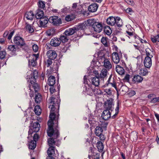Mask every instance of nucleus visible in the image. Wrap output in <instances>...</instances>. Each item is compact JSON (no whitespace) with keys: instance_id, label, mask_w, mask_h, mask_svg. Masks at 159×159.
<instances>
[{"instance_id":"nucleus-1","label":"nucleus","mask_w":159,"mask_h":159,"mask_svg":"<svg viewBox=\"0 0 159 159\" xmlns=\"http://www.w3.org/2000/svg\"><path fill=\"white\" fill-rule=\"evenodd\" d=\"M60 88L58 92L55 90L54 87H50V145L58 146L60 141L57 139L59 135L58 129L59 110L60 100L59 99ZM55 148L50 146V153H55Z\"/></svg>"},{"instance_id":"nucleus-2","label":"nucleus","mask_w":159,"mask_h":159,"mask_svg":"<svg viewBox=\"0 0 159 159\" xmlns=\"http://www.w3.org/2000/svg\"><path fill=\"white\" fill-rule=\"evenodd\" d=\"M38 73L36 70H34L31 75V76L30 78V84L27 87L29 89V90H30L29 94L31 98L33 97L34 95V93L32 89L36 92L39 90V84L36 83V80L38 77Z\"/></svg>"},{"instance_id":"nucleus-3","label":"nucleus","mask_w":159,"mask_h":159,"mask_svg":"<svg viewBox=\"0 0 159 159\" xmlns=\"http://www.w3.org/2000/svg\"><path fill=\"white\" fill-rule=\"evenodd\" d=\"M40 125L39 122L36 120V121H33L30 123V125L29 126V130L28 132V136L27 138L29 139L30 138L32 137V134L34 133H37L40 129Z\"/></svg>"},{"instance_id":"nucleus-4","label":"nucleus","mask_w":159,"mask_h":159,"mask_svg":"<svg viewBox=\"0 0 159 159\" xmlns=\"http://www.w3.org/2000/svg\"><path fill=\"white\" fill-rule=\"evenodd\" d=\"M13 42L17 46H19L24 51H26L28 49V47L26 44L24 39L19 36H15Z\"/></svg>"},{"instance_id":"nucleus-5","label":"nucleus","mask_w":159,"mask_h":159,"mask_svg":"<svg viewBox=\"0 0 159 159\" xmlns=\"http://www.w3.org/2000/svg\"><path fill=\"white\" fill-rule=\"evenodd\" d=\"M85 27V25L84 23H82L80 24L78 27V28L76 29L75 28H69L66 30L64 34L65 35L69 36L73 34L75 32L78 30H80V31H83V29Z\"/></svg>"},{"instance_id":"nucleus-6","label":"nucleus","mask_w":159,"mask_h":159,"mask_svg":"<svg viewBox=\"0 0 159 159\" xmlns=\"http://www.w3.org/2000/svg\"><path fill=\"white\" fill-rule=\"evenodd\" d=\"M96 89L95 87L92 85L88 84V85L85 86L84 88L83 93L85 95L93 96L95 93H96Z\"/></svg>"},{"instance_id":"nucleus-7","label":"nucleus","mask_w":159,"mask_h":159,"mask_svg":"<svg viewBox=\"0 0 159 159\" xmlns=\"http://www.w3.org/2000/svg\"><path fill=\"white\" fill-rule=\"evenodd\" d=\"M39 56V54H33L31 57L30 59L29 60V65L30 66H35L37 64V60Z\"/></svg>"},{"instance_id":"nucleus-8","label":"nucleus","mask_w":159,"mask_h":159,"mask_svg":"<svg viewBox=\"0 0 159 159\" xmlns=\"http://www.w3.org/2000/svg\"><path fill=\"white\" fill-rule=\"evenodd\" d=\"M92 30L97 33L100 32L102 29V25L98 22H95L92 25Z\"/></svg>"},{"instance_id":"nucleus-9","label":"nucleus","mask_w":159,"mask_h":159,"mask_svg":"<svg viewBox=\"0 0 159 159\" xmlns=\"http://www.w3.org/2000/svg\"><path fill=\"white\" fill-rule=\"evenodd\" d=\"M39 22V26L40 27H45L46 25L48 23L49 19L48 17L44 16L40 19Z\"/></svg>"},{"instance_id":"nucleus-10","label":"nucleus","mask_w":159,"mask_h":159,"mask_svg":"<svg viewBox=\"0 0 159 159\" xmlns=\"http://www.w3.org/2000/svg\"><path fill=\"white\" fill-rule=\"evenodd\" d=\"M44 58V67H49L50 66V50L47 51Z\"/></svg>"},{"instance_id":"nucleus-11","label":"nucleus","mask_w":159,"mask_h":159,"mask_svg":"<svg viewBox=\"0 0 159 159\" xmlns=\"http://www.w3.org/2000/svg\"><path fill=\"white\" fill-rule=\"evenodd\" d=\"M111 110L106 109L103 112L102 117L104 120H107L110 118L111 116Z\"/></svg>"},{"instance_id":"nucleus-12","label":"nucleus","mask_w":159,"mask_h":159,"mask_svg":"<svg viewBox=\"0 0 159 159\" xmlns=\"http://www.w3.org/2000/svg\"><path fill=\"white\" fill-rule=\"evenodd\" d=\"M151 57H145L144 61V64L146 68H149L152 66V62Z\"/></svg>"},{"instance_id":"nucleus-13","label":"nucleus","mask_w":159,"mask_h":159,"mask_svg":"<svg viewBox=\"0 0 159 159\" xmlns=\"http://www.w3.org/2000/svg\"><path fill=\"white\" fill-rule=\"evenodd\" d=\"M102 59L103 60V66L108 70H110L112 68V65L110 61L104 57H102Z\"/></svg>"},{"instance_id":"nucleus-14","label":"nucleus","mask_w":159,"mask_h":159,"mask_svg":"<svg viewBox=\"0 0 159 159\" xmlns=\"http://www.w3.org/2000/svg\"><path fill=\"white\" fill-rule=\"evenodd\" d=\"M143 80V78L138 75H134L132 78V81L134 84H137L141 83Z\"/></svg>"},{"instance_id":"nucleus-15","label":"nucleus","mask_w":159,"mask_h":159,"mask_svg":"<svg viewBox=\"0 0 159 159\" xmlns=\"http://www.w3.org/2000/svg\"><path fill=\"white\" fill-rule=\"evenodd\" d=\"M51 17L52 23L54 25H57L61 24V19L57 16H53Z\"/></svg>"},{"instance_id":"nucleus-16","label":"nucleus","mask_w":159,"mask_h":159,"mask_svg":"<svg viewBox=\"0 0 159 159\" xmlns=\"http://www.w3.org/2000/svg\"><path fill=\"white\" fill-rule=\"evenodd\" d=\"M112 60L115 64L118 63L120 61V58L119 55L117 52H113L112 54Z\"/></svg>"},{"instance_id":"nucleus-17","label":"nucleus","mask_w":159,"mask_h":159,"mask_svg":"<svg viewBox=\"0 0 159 159\" xmlns=\"http://www.w3.org/2000/svg\"><path fill=\"white\" fill-rule=\"evenodd\" d=\"M31 138H30L29 139H28L29 148L31 150H34L36 146V142L35 140H33Z\"/></svg>"},{"instance_id":"nucleus-18","label":"nucleus","mask_w":159,"mask_h":159,"mask_svg":"<svg viewBox=\"0 0 159 159\" xmlns=\"http://www.w3.org/2000/svg\"><path fill=\"white\" fill-rule=\"evenodd\" d=\"M61 43V40H59V38H54L50 41V45L54 47H57Z\"/></svg>"},{"instance_id":"nucleus-19","label":"nucleus","mask_w":159,"mask_h":159,"mask_svg":"<svg viewBox=\"0 0 159 159\" xmlns=\"http://www.w3.org/2000/svg\"><path fill=\"white\" fill-rule=\"evenodd\" d=\"M107 23L111 26H113L116 24V18L112 16H110L106 20Z\"/></svg>"},{"instance_id":"nucleus-20","label":"nucleus","mask_w":159,"mask_h":159,"mask_svg":"<svg viewBox=\"0 0 159 159\" xmlns=\"http://www.w3.org/2000/svg\"><path fill=\"white\" fill-rule=\"evenodd\" d=\"M8 49L9 51H11V53L12 55L15 54L16 51L19 49L18 47L15 45H10L9 46Z\"/></svg>"},{"instance_id":"nucleus-21","label":"nucleus","mask_w":159,"mask_h":159,"mask_svg":"<svg viewBox=\"0 0 159 159\" xmlns=\"http://www.w3.org/2000/svg\"><path fill=\"white\" fill-rule=\"evenodd\" d=\"M34 91H35L34 90ZM38 91L36 92H35V93H37L35 94V97L34 99L35 102L38 104H39L42 101V95L39 93H38Z\"/></svg>"},{"instance_id":"nucleus-22","label":"nucleus","mask_w":159,"mask_h":159,"mask_svg":"<svg viewBox=\"0 0 159 159\" xmlns=\"http://www.w3.org/2000/svg\"><path fill=\"white\" fill-rule=\"evenodd\" d=\"M98 6L97 4L93 3L91 4L88 7V10L89 11L91 12H95L97 11Z\"/></svg>"},{"instance_id":"nucleus-23","label":"nucleus","mask_w":159,"mask_h":159,"mask_svg":"<svg viewBox=\"0 0 159 159\" xmlns=\"http://www.w3.org/2000/svg\"><path fill=\"white\" fill-rule=\"evenodd\" d=\"M43 15L44 13L43 11L40 9H38L36 11L35 17L37 19H39L44 17Z\"/></svg>"},{"instance_id":"nucleus-24","label":"nucleus","mask_w":159,"mask_h":159,"mask_svg":"<svg viewBox=\"0 0 159 159\" xmlns=\"http://www.w3.org/2000/svg\"><path fill=\"white\" fill-rule=\"evenodd\" d=\"M92 84L95 86L98 87L99 84V78L97 76H95L91 80Z\"/></svg>"},{"instance_id":"nucleus-25","label":"nucleus","mask_w":159,"mask_h":159,"mask_svg":"<svg viewBox=\"0 0 159 159\" xmlns=\"http://www.w3.org/2000/svg\"><path fill=\"white\" fill-rule=\"evenodd\" d=\"M116 72L120 75L124 74L125 71L124 68L119 65H117L116 66Z\"/></svg>"},{"instance_id":"nucleus-26","label":"nucleus","mask_w":159,"mask_h":159,"mask_svg":"<svg viewBox=\"0 0 159 159\" xmlns=\"http://www.w3.org/2000/svg\"><path fill=\"white\" fill-rule=\"evenodd\" d=\"M25 16L27 20H32L34 18V15L33 11H30L26 12L25 14Z\"/></svg>"},{"instance_id":"nucleus-27","label":"nucleus","mask_w":159,"mask_h":159,"mask_svg":"<svg viewBox=\"0 0 159 159\" xmlns=\"http://www.w3.org/2000/svg\"><path fill=\"white\" fill-rule=\"evenodd\" d=\"M113 105V101H112L107 100L105 102V107L106 109L111 110Z\"/></svg>"},{"instance_id":"nucleus-28","label":"nucleus","mask_w":159,"mask_h":159,"mask_svg":"<svg viewBox=\"0 0 159 159\" xmlns=\"http://www.w3.org/2000/svg\"><path fill=\"white\" fill-rule=\"evenodd\" d=\"M34 111L37 115H40L42 112V109L40 106L38 105L36 106L34 109Z\"/></svg>"},{"instance_id":"nucleus-29","label":"nucleus","mask_w":159,"mask_h":159,"mask_svg":"<svg viewBox=\"0 0 159 159\" xmlns=\"http://www.w3.org/2000/svg\"><path fill=\"white\" fill-rule=\"evenodd\" d=\"M102 127L100 126H97L95 129V133L96 135L99 136L101 134H102Z\"/></svg>"},{"instance_id":"nucleus-30","label":"nucleus","mask_w":159,"mask_h":159,"mask_svg":"<svg viewBox=\"0 0 159 159\" xmlns=\"http://www.w3.org/2000/svg\"><path fill=\"white\" fill-rule=\"evenodd\" d=\"M67 36L66 35H65L64 33L63 34L61 35L60 38H59V40H61V41L62 43H65L67 42L68 40Z\"/></svg>"},{"instance_id":"nucleus-31","label":"nucleus","mask_w":159,"mask_h":159,"mask_svg":"<svg viewBox=\"0 0 159 159\" xmlns=\"http://www.w3.org/2000/svg\"><path fill=\"white\" fill-rule=\"evenodd\" d=\"M123 24L122 20L120 17H116V24L118 27H121Z\"/></svg>"},{"instance_id":"nucleus-32","label":"nucleus","mask_w":159,"mask_h":159,"mask_svg":"<svg viewBox=\"0 0 159 159\" xmlns=\"http://www.w3.org/2000/svg\"><path fill=\"white\" fill-rule=\"evenodd\" d=\"M26 29L30 33H31L34 32V29L31 25L26 23Z\"/></svg>"},{"instance_id":"nucleus-33","label":"nucleus","mask_w":159,"mask_h":159,"mask_svg":"<svg viewBox=\"0 0 159 159\" xmlns=\"http://www.w3.org/2000/svg\"><path fill=\"white\" fill-rule=\"evenodd\" d=\"M97 147L99 152H102L103 150L104 147L102 143L100 141L98 142Z\"/></svg>"},{"instance_id":"nucleus-34","label":"nucleus","mask_w":159,"mask_h":159,"mask_svg":"<svg viewBox=\"0 0 159 159\" xmlns=\"http://www.w3.org/2000/svg\"><path fill=\"white\" fill-rule=\"evenodd\" d=\"M107 71L105 69H103L102 70L100 74L101 78H105L107 75Z\"/></svg>"},{"instance_id":"nucleus-35","label":"nucleus","mask_w":159,"mask_h":159,"mask_svg":"<svg viewBox=\"0 0 159 159\" xmlns=\"http://www.w3.org/2000/svg\"><path fill=\"white\" fill-rule=\"evenodd\" d=\"M57 54L56 52L54 50H50V59L54 60L56 58Z\"/></svg>"},{"instance_id":"nucleus-36","label":"nucleus","mask_w":159,"mask_h":159,"mask_svg":"<svg viewBox=\"0 0 159 159\" xmlns=\"http://www.w3.org/2000/svg\"><path fill=\"white\" fill-rule=\"evenodd\" d=\"M105 32L108 35H109L112 33V30L111 28L108 26H106L104 28Z\"/></svg>"},{"instance_id":"nucleus-37","label":"nucleus","mask_w":159,"mask_h":159,"mask_svg":"<svg viewBox=\"0 0 159 159\" xmlns=\"http://www.w3.org/2000/svg\"><path fill=\"white\" fill-rule=\"evenodd\" d=\"M148 71L146 68L141 69L140 70L139 74L143 76L146 75L148 74Z\"/></svg>"},{"instance_id":"nucleus-38","label":"nucleus","mask_w":159,"mask_h":159,"mask_svg":"<svg viewBox=\"0 0 159 159\" xmlns=\"http://www.w3.org/2000/svg\"><path fill=\"white\" fill-rule=\"evenodd\" d=\"M146 55L147 56V57H151V58L153 56L152 54V51L150 48H146Z\"/></svg>"},{"instance_id":"nucleus-39","label":"nucleus","mask_w":159,"mask_h":159,"mask_svg":"<svg viewBox=\"0 0 159 159\" xmlns=\"http://www.w3.org/2000/svg\"><path fill=\"white\" fill-rule=\"evenodd\" d=\"M119 102H117V106L115 109V113L111 116L112 118H115L116 116L117 115L119 112Z\"/></svg>"},{"instance_id":"nucleus-40","label":"nucleus","mask_w":159,"mask_h":159,"mask_svg":"<svg viewBox=\"0 0 159 159\" xmlns=\"http://www.w3.org/2000/svg\"><path fill=\"white\" fill-rule=\"evenodd\" d=\"M49 86V85H48V83H47L46 85L45 86L44 88L43 89V91L44 93H46L47 94V99H48V100H50V98H48V86Z\"/></svg>"},{"instance_id":"nucleus-41","label":"nucleus","mask_w":159,"mask_h":159,"mask_svg":"<svg viewBox=\"0 0 159 159\" xmlns=\"http://www.w3.org/2000/svg\"><path fill=\"white\" fill-rule=\"evenodd\" d=\"M48 144L49 146L48 148L47 151V153L48 156L47 157L46 159H50V138H48Z\"/></svg>"},{"instance_id":"nucleus-42","label":"nucleus","mask_w":159,"mask_h":159,"mask_svg":"<svg viewBox=\"0 0 159 159\" xmlns=\"http://www.w3.org/2000/svg\"><path fill=\"white\" fill-rule=\"evenodd\" d=\"M101 42L105 47L108 46L107 39L106 37H102L101 40Z\"/></svg>"},{"instance_id":"nucleus-43","label":"nucleus","mask_w":159,"mask_h":159,"mask_svg":"<svg viewBox=\"0 0 159 159\" xmlns=\"http://www.w3.org/2000/svg\"><path fill=\"white\" fill-rule=\"evenodd\" d=\"M55 77L53 76L50 75V87L53 85L55 83Z\"/></svg>"},{"instance_id":"nucleus-44","label":"nucleus","mask_w":159,"mask_h":159,"mask_svg":"<svg viewBox=\"0 0 159 159\" xmlns=\"http://www.w3.org/2000/svg\"><path fill=\"white\" fill-rule=\"evenodd\" d=\"M38 7L39 8H40L41 9L42 8L44 9V8L45 7V3L44 2L42 1H39L38 2Z\"/></svg>"},{"instance_id":"nucleus-45","label":"nucleus","mask_w":159,"mask_h":159,"mask_svg":"<svg viewBox=\"0 0 159 159\" xmlns=\"http://www.w3.org/2000/svg\"><path fill=\"white\" fill-rule=\"evenodd\" d=\"M6 54V52L5 51H0V59H3L4 58Z\"/></svg>"},{"instance_id":"nucleus-46","label":"nucleus","mask_w":159,"mask_h":159,"mask_svg":"<svg viewBox=\"0 0 159 159\" xmlns=\"http://www.w3.org/2000/svg\"><path fill=\"white\" fill-rule=\"evenodd\" d=\"M46 72L47 73L45 75V78L47 77L48 78V84L49 85H50V71L49 70L47 69Z\"/></svg>"},{"instance_id":"nucleus-47","label":"nucleus","mask_w":159,"mask_h":159,"mask_svg":"<svg viewBox=\"0 0 159 159\" xmlns=\"http://www.w3.org/2000/svg\"><path fill=\"white\" fill-rule=\"evenodd\" d=\"M49 119L47 123L48 127L47 130V132L48 135V137H50V115L49 116Z\"/></svg>"},{"instance_id":"nucleus-48","label":"nucleus","mask_w":159,"mask_h":159,"mask_svg":"<svg viewBox=\"0 0 159 159\" xmlns=\"http://www.w3.org/2000/svg\"><path fill=\"white\" fill-rule=\"evenodd\" d=\"M125 11L127 13L129 14L130 15H132L134 12L132 9L129 7L127 8L125 10Z\"/></svg>"},{"instance_id":"nucleus-49","label":"nucleus","mask_w":159,"mask_h":159,"mask_svg":"<svg viewBox=\"0 0 159 159\" xmlns=\"http://www.w3.org/2000/svg\"><path fill=\"white\" fill-rule=\"evenodd\" d=\"M32 48L33 51L34 52H37L38 50V46L36 44H34L32 46Z\"/></svg>"},{"instance_id":"nucleus-50","label":"nucleus","mask_w":159,"mask_h":159,"mask_svg":"<svg viewBox=\"0 0 159 159\" xmlns=\"http://www.w3.org/2000/svg\"><path fill=\"white\" fill-rule=\"evenodd\" d=\"M39 138V135L37 133H35L34 134L33 138H32L33 139V140H35L36 142L38 141Z\"/></svg>"},{"instance_id":"nucleus-51","label":"nucleus","mask_w":159,"mask_h":159,"mask_svg":"<svg viewBox=\"0 0 159 159\" xmlns=\"http://www.w3.org/2000/svg\"><path fill=\"white\" fill-rule=\"evenodd\" d=\"M126 2L129 4L131 6L134 5V3L133 0H125Z\"/></svg>"},{"instance_id":"nucleus-52","label":"nucleus","mask_w":159,"mask_h":159,"mask_svg":"<svg viewBox=\"0 0 159 159\" xmlns=\"http://www.w3.org/2000/svg\"><path fill=\"white\" fill-rule=\"evenodd\" d=\"M104 91L108 95H110L111 94V90L110 89H104Z\"/></svg>"},{"instance_id":"nucleus-53","label":"nucleus","mask_w":159,"mask_h":159,"mask_svg":"<svg viewBox=\"0 0 159 159\" xmlns=\"http://www.w3.org/2000/svg\"><path fill=\"white\" fill-rule=\"evenodd\" d=\"M89 81V80H88V79H87V76H86V75L84 76V83L85 84H86L87 85L88 84V83Z\"/></svg>"},{"instance_id":"nucleus-54","label":"nucleus","mask_w":159,"mask_h":159,"mask_svg":"<svg viewBox=\"0 0 159 159\" xmlns=\"http://www.w3.org/2000/svg\"><path fill=\"white\" fill-rule=\"evenodd\" d=\"M159 101V97H157L153 98L151 100L152 103H155Z\"/></svg>"},{"instance_id":"nucleus-55","label":"nucleus","mask_w":159,"mask_h":159,"mask_svg":"<svg viewBox=\"0 0 159 159\" xmlns=\"http://www.w3.org/2000/svg\"><path fill=\"white\" fill-rule=\"evenodd\" d=\"M89 122L92 126H94L96 123V122L95 121L90 120H89Z\"/></svg>"},{"instance_id":"nucleus-56","label":"nucleus","mask_w":159,"mask_h":159,"mask_svg":"<svg viewBox=\"0 0 159 159\" xmlns=\"http://www.w3.org/2000/svg\"><path fill=\"white\" fill-rule=\"evenodd\" d=\"M72 18L70 15L66 16L65 17V20L67 21H69L71 20Z\"/></svg>"},{"instance_id":"nucleus-57","label":"nucleus","mask_w":159,"mask_h":159,"mask_svg":"<svg viewBox=\"0 0 159 159\" xmlns=\"http://www.w3.org/2000/svg\"><path fill=\"white\" fill-rule=\"evenodd\" d=\"M129 78L130 75L129 74H126L124 77V80L128 82L129 81Z\"/></svg>"},{"instance_id":"nucleus-58","label":"nucleus","mask_w":159,"mask_h":159,"mask_svg":"<svg viewBox=\"0 0 159 159\" xmlns=\"http://www.w3.org/2000/svg\"><path fill=\"white\" fill-rule=\"evenodd\" d=\"M69 8L66 7L65 8L61 9V11L63 13H66L68 11Z\"/></svg>"},{"instance_id":"nucleus-59","label":"nucleus","mask_w":159,"mask_h":159,"mask_svg":"<svg viewBox=\"0 0 159 159\" xmlns=\"http://www.w3.org/2000/svg\"><path fill=\"white\" fill-rule=\"evenodd\" d=\"M14 33V31H12L10 33L7 37V39H8L10 40L11 39V37L12 35H13Z\"/></svg>"},{"instance_id":"nucleus-60","label":"nucleus","mask_w":159,"mask_h":159,"mask_svg":"<svg viewBox=\"0 0 159 159\" xmlns=\"http://www.w3.org/2000/svg\"><path fill=\"white\" fill-rule=\"evenodd\" d=\"M154 115L157 120V122L159 123V114L156 112H154Z\"/></svg>"},{"instance_id":"nucleus-61","label":"nucleus","mask_w":159,"mask_h":159,"mask_svg":"<svg viewBox=\"0 0 159 159\" xmlns=\"http://www.w3.org/2000/svg\"><path fill=\"white\" fill-rule=\"evenodd\" d=\"M51 31L52 32H50V35H53L54 34H55V30L54 29H50V32Z\"/></svg>"},{"instance_id":"nucleus-62","label":"nucleus","mask_w":159,"mask_h":159,"mask_svg":"<svg viewBox=\"0 0 159 159\" xmlns=\"http://www.w3.org/2000/svg\"><path fill=\"white\" fill-rule=\"evenodd\" d=\"M135 94V92L134 91L132 90L129 93V95L130 96H133Z\"/></svg>"},{"instance_id":"nucleus-63","label":"nucleus","mask_w":159,"mask_h":159,"mask_svg":"<svg viewBox=\"0 0 159 159\" xmlns=\"http://www.w3.org/2000/svg\"><path fill=\"white\" fill-rule=\"evenodd\" d=\"M99 136L100 137V140L102 141H104L105 139V138L104 136L102 134H101V135H99Z\"/></svg>"},{"instance_id":"nucleus-64","label":"nucleus","mask_w":159,"mask_h":159,"mask_svg":"<svg viewBox=\"0 0 159 159\" xmlns=\"http://www.w3.org/2000/svg\"><path fill=\"white\" fill-rule=\"evenodd\" d=\"M50 44L49 43H47L45 46V48H46L47 50H48L50 49Z\"/></svg>"}]
</instances>
